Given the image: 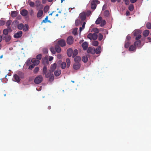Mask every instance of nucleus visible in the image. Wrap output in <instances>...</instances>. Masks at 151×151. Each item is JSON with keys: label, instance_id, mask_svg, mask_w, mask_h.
Here are the masks:
<instances>
[{"label": "nucleus", "instance_id": "obj_31", "mask_svg": "<svg viewBox=\"0 0 151 151\" xmlns=\"http://www.w3.org/2000/svg\"><path fill=\"white\" fill-rule=\"evenodd\" d=\"M82 60L84 63H86L88 61V58L87 56H84L83 57Z\"/></svg>", "mask_w": 151, "mask_h": 151}, {"label": "nucleus", "instance_id": "obj_63", "mask_svg": "<svg viewBox=\"0 0 151 151\" xmlns=\"http://www.w3.org/2000/svg\"><path fill=\"white\" fill-rule=\"evenodd\" d=\"M137 0H130V1L132 3H134L136 2Z\"/></svg>", "mask_w": 151, "mask_h": 151}, {"label": "nucleus", "instance_id": "obj_5", "mask_svg": "<svg viewBox=\"0 0 151 151\" xmlns=\"http://www.w3.org/2000/svg\"><path fill=\"white\" fill-rule=\"evenodd\" d=\"M99 1L97 0H93L91 2V8L93 9H95L96 6V4H99Z\"/></svg>", "mask_w": 151, "mask_h": 151}, {"label": "nucleus", "instance_id": "obj_60", "mask_svg": "<svg viewBox=\"0 0 151 151\" xmlns=\"http://www.w3.org/2000/svg\"><path fill=\"white\" fill-rule=\"evenodd\" d=\"M78 29V28H75V29H74L73 32V34L74 35H75L77 33V30Z\"/></svg>", "mask_w": 151, "mask_h": 151}, {"label": "nucleus", "instance_id": "obj_30", "mask_svg": "<svg viewBox=\"0 0 151 151\" xmlns=\"http://www.w3.org/2000/svg\"><path fill=\"white\" fill-rule=\"evenodd\" d=\"M102 18L101 17H99L96 20L95 22L96 24H100L102 21Z\"/></svg>", "mask_w": 151, "mask_h": 151}, {"label": "nucleus", "instance_id": "obj_9", "mask_svg": "<svg viewBox=\"0 0 151 151\" xmlns=\"http://www.w3.org/2000/svg\"><path fill=\"white\" fill-rule=\"evenodd\" d=\"M11 37L10 35H4L3 36V39L5 40L6 42H8L11 40Z\"/></svg>", "mask_w": 151, "mask_h": 151}, {"label": "nucleus", "instance_id": "obj_49", "mask_svg": "<svg viewBox=\"0 0 151 151\" xmlns=\"http://www.w3.org/2000/svg\"><path fill=\"white\" fill-rule=\"evenodd\" d=\"M49 9V7L48 6H46L44 9V11L46 13Z\"/></svg>", "mask_w": 151, "mask_h": 151}, {"label": "nucleus", "instance_id": "obj_10", "mask_svg": "<svg viewBox=\"0 0 151 151\" xmlns=\"http://www.w3.org/2000/svg\"><path fill=\"white\" fill-rule=\"evenodd\" d=\"M79 17L82 21L84 20L86 18V12H83L81 13L79 15Z\"/></svg>", "mask_w": 151, "mask_h": 151}, {"label": "nucleus", "instance_id": "obj_2", "mask_svg": "<svg viewBox=\"0 0 151 151\" xmlns=\"http://www.w3.org/2000/svg\"><path fill=\"white\" fill-rule=\"evenodd\" d=\"M43 78L41 75H39L36 77L34 80V82L36 84H39L41 83Z\"/></svg>", "mask_w": 151, "mask_h": 151}, {"label": "nucleus", "instance_id": "obj_37", "mask_svg": "<svg viewBox=\"0 0 151 151\" xmlns=\"http://www.w3.org/2000/svg\"><path fill=\"white\" fill-rule=\"evenodd\" d=\"M8 30H9L8 28L7 29H5L3 30V33L5 35H8V33L9 32Z\"/></svg>", "mask_w": 151, "mask_h": 151}, {"label": "nucleus", "instance_id": "obj_7", "mask_svg": "<svg viewBox=\"0 0 151 151\" xmlns=\"http://www.w3.org/2000/svg\"><path fill=\"white\" fill-rule=\"evenodd\" d=\"M57 44L58 45H60L61 47L65 46L66 45L65 40L62 39L58 40V42Z\"/></svg>", "mask_w": 151, "mask_h": 151}, {"label": "nucleus", "instance_id": "obj_19", "mask_svg": "<svg viewBox=\"0 0 151 151\" xmlns=\"http://www.w3.org/2000/svg\"><path fill=\"white\" fill-rule=\"evenodd\" d=\"M55 48L56 52L58 53H60L61 51V49L60 46L58 45H55Z\"/></svg>", "mask_w": 151, "mask_h": 151}, {"label": "nucleus", "instance_id": "obj_27", "mask_svg": "<svg viewBox=\"0 0 151 151\" xmlns=\"http://www.w3.org/2000/svg\"><path fill=\"white\" fill-rule=\"evenodd\" d=\"M150 33V32L149 30H145L143 33V34L144 36L145 37H147L149 35Z\"/></svg>", "mask_w": 151, "mask_h": 151}, {"label": "nucleus", "instance_id": "obj_33", "mask_svg": "<svg viewBox=\"0 0 151 151\" xmlns=\"http://www.w3.org/2000/svg\"><path fill=\"white\" fill-rule=\"evenodd\" d=\"M29 28L28 25L27 24H25L23 27V31L26 32L28 30Z\"/></svg>", "mask_w": 151, "mask_h": 151}, {"label": "nucleus", "instance_id": "obj_4", "mask_svg": "<svg viewBox=\"0 0 151 151\" xmlns=\"http://www.w3.org/2000/svg\"><path fill=\"white\" fill-rule=\"evenodd\" d=\"M134 35L135 36H136L135 39L136 40H138L140 39L141 37V36L140 35L139 31L138 30H135L134 32Z\"/></svg>", "mask_w": 151, "mask_h": 151}, {"label": "nucleus", "instance_id": "obj_11", "mask_svg": "<svg viewBox=\"0 0 151 151\" xmlns=\"http://www.w3.org/2000/svg\"><path fill=\"white\" fill-rule=\"evenodd\" d=\"M14 81L17 82H19L21 80L20 78L17 74H15L13 76Z\"/></svg>", "mask_w": 151, "mask_h": 151}, {"label": "nucleus", "instance_id": "obj_20", "mask_svg": "<svg viewBox=\"0 0 151 151\" xmlns=\"http://www.w3.org/2000/svg\"><path fill=\"white\" fill-rule=\"evenodd\" d=\"M12 21L10 20H8L6 23V26L7 27V28L9 30H11L10 25L12 23Z\"/></svg>", "mask_w": 151, "mask_h": 151}, {"label": "nucleus", "instance_id": "obj_26", "mask_svg": "<svg viewBox=\"0 0 151 151\" xmlns=\"http://www.w3.org/2000/svg\"><path fill=\"white\" fill-rule=\"evenodd\" d=\"M81 57L78 56H76L74 58V61L75 62V63H79V62L81 61Z\"/></svg>", "mask_w": 151, "mask_h": 151}, {"label": "nucleus", "instance_id": "obj_52", "mask_svg": "<svg viewBox=\"0 0 151 151\" xmlns=\"http://www.w3.org/2000/svg\"><path fill=\"white\" fill-rule=\"evenodd\" d=\"M39 70V68L38 67H37L35 68L34 70V73H37Z\"/></svg>", "mask_w": 151, "mask_h": 151}, {"label": "nucleus", "instance_id": "obj_55", "mask_svg": "<svg viewBox=\"0 0 151 151\" xmlns=\"http://www.w3.org/2000/svg\"><path fill=\"white\" fill-rule=\"evenodd\" d=\"M91 11H88L87 12H86V16H89L91 14Z\"/></svg>", "mask_w": 151, "mask_h": 151}, {"label": "nucleus", "instance_id": "obj_46", "mask_svg": "<svg viewBox=\"0 0 151 151\" xmlns=\"http://www.w3.org/2000/svg\"><path fill=\"white\" fill-rule=\"evenodd\" d=\"M42 52L45 54H47L48 52V50L47 48H44L42 49Z\"/></svg>", "mask_w": 151, "mask_h": 151}, {"label": "nucleus", "instance_id": "obj_64", "mask_svg": "<svg viewBox=\"0 0 151 151\" xmlns=\"http://www.w3.org/2000/svg\"><path fill=\"white\" fill-rule=\"evenodd\" d=\"M50 76V79H52L53 80L54 79V76H53V74H51V75Z\"/></svg>", "mask_w": 151, "mask_h": 151}, {"label": "nucleus", "instance_id": "obj_15", "mask_svg": "<svg viewBox=\"0 0 151 151\" xmlns=\"http://www.w3.org/2000/svg\"><path fill=\"white\" fill-rule=\"evenodd\" d=\"M88 46V43L86 42H84L82 44V47L84 50H87Z\"/></svg>", "mask_w": 151, "mask_h": 151}, {"label": "nucleus", "instance_id": "obj_23", "mask_svg": "<svg viewBox=\"0 0 151 151\" xmlns=\"http://www.w3.org/2000/svg\"><path fill=\"white\" fill-rule=\"evenodd\" d=\"M43 14V11L42 10H40L38 11L37 14V17L38 18L41 17Z\"/></svg>", "mask_w": 151, "mask_h": 151}, {"label": "nucleus", "instance_id": "obj_1", "mask_svg": "<svg viewBox=\"0 0 151 151\" xmlns=\"http://www.w3.org/2000/svg\"><path fill=\"white\" fill-rule=\"evenodd\" d=\"M42 73L43 75H45L46 78H48L51 75L50 71L47 72V67L45 66L43 68Z\"/></svg>", "mask_w": 151, "mask_h": 151}, {"label": "nucleus", "instance_id": "obj_12", "mask_svg": "<svg viewBox=\"0 0 151 151\" xmlns=\"http://www.w3.org/2000/svg\"><path fill=\"white\" fill-rule=\"evenodd\" d=\"M80 66L81 65L79 63H75L73 65V68L76 70L79 69Z\"/></svg>", "mask_w": 151, "mask_h": 151}, {"label": "nucleus", "instance_id": "obj_47", "mask_svg": "<svg viewBox=\"0 0 151 151\" xmlns=\"http://www.w3.org/2000/svg\"><path fill=\"white\" fill-rule=\"evenodd\" d=\"M146 27L148 29H151V23H147L146 24Z\"/></svg>", "mask_w": 151, "mask_h": 151}, {"label": "nucleus", "instance_id": "obj_61", "mask_svg": "<svg viewBox=\"0 0 151 151\" xmlns=\"http://www.w3.org/2000/svg\"><path fill=\"white\" fill-rule=\"evenodd\" d=\"M94 32L96 34L98 33L99 32V29L98 28H95L94 30Z\"/></svg>", "mask_w": 151, "mask_h": 151}, {"label": "nucleus", "instance_id": "obj_40", "mask_svg": "<svg viewBox=\"0 0 151 151\" xmlns=\"http://www.w3.org/2000/svg\"><path fill=\"white\" fill-rule=\"evenodd\" d=\"M66 66V63L65 62H63L61 64V67L63 69L65 68Z\"/></svg>", "mask_w": 151, "mask_h": 151}, {"label": "nucleus", "instance_id": "obj_8", "mask_svg": "<svg viewBox=\"0 0 151 151\" xmlns=\"http://www.w3.org/2000/svg\"><path fill=\"white\" fill-rule=\"evenodd\" d=\"M23 33L22 31H20L16 33L14 36V38H18L21 37Z\"/></svg>", "mask_w": 151, "mask_h": 151}, {"label": "nucleus", "instance_id": "obj_18", "mask_svg": "<svg viewBox=\"0 0 151 151\" xmlns=\"http://www.w3.org/2000/svg\"><path fill=\"white\" fill-rule=\"evenodd\" d=\"M67 54L68 56H71L73 53V50L71 48H69L67 50Z\"/></svg>", "mask_w": 151, "mask_h": 151}, {"label": "nucleus", "instance_id": "obj_57", "mask_svg": "<svg viewBox=\"0 0 151 151\" xmlns=\"http://www.w3.org/2000/svg\"><path fill=\"white\" fill-rule=\"evenodd\" d=\"M5 21L4 20H0V25H4L5 23Z\"/></svg>", "mask_w": 151, "mask_h": 151}, {"label": "nucleus", "instance_id": "obj_58", "mask_svg": "<svg viewBox=\"0 0 151 151\" xmlns=\"http://www.w3.org/2000/svg\"><path fill=\"white\" fill-rule=\"evenodd\" d=\"M42 62L43 63H45V62H48V60L46 58H43L42 60Z\"/></svg>", "mask_w": 151, "mask_h": 151}, {"label": "nucleus", "instance_id": "obj_59", "mask_svg": "<svg viewBox=\"0 0 151 151\" xmlns=\"http://www.w3.org/2000/svg\"><path fill=\"white\" fill-rule=\"evenodd\" d=\"M35 65H34V64H32V65H30L29 67V69H32L34 68L35 67Z\"/></svg>", "mask_w": 151, "mask_h": 151}, {"label": "nucleus", "instance_id": "obj_44", "mask_svg": "<svg viewBox=\"0 0 151 151\" xmlns=\"http://www.w3.org/2000/svg\"><path fill=\"white\" fill-rule=\"evenodd\" d=\"M99 42L97 41H93L92 43V45L95 46H97L98 45Z\"/></svg>", "mask_w": 151, "mask_h": 151}, {"label": "nucleus", "instance_id": "obj_16", "mask_svg": "<svg viewBox=\"0 0 151 151\" xmlns=\"http://www.w3.org/2000/svg\"><path fill=\"white\" fill-rule=\"evenodd\" d=\"M28 14L27 11L26 9H23L20 11L21 14L23 16H26Z\"/></svg>", "mask_w": 151, "mask_h": 151}, {"label": "nucleus", "instance_id": "obj_35", "mask_svg": "<svg viewBox=\"0 0 151 151\" xmlns=\"http://www.w3.org/2000/svg\"><path fill=\"white\" fill-rule=\"evenodd\" d=\"M130 44V43L129 41H126L124 45L125 47L126 48H128L129 47Z\"/></svg>", "mask_w": 151, "mask_h": 151}, {"label": "nucleus", "instance_id": "obj_39", "mask_svg": "<svg viewBox=\"0 0 151 151\" xmlns=\"http://www.w3.org/2000/svg\"><path fill=\"white\" fill-rule=\"evenodd\" d=\"M85 24L86 22H84L83 24L82 27L80 28V33L81 32L82 30L84 29Z\"/></svg>", "mask_w": 151, "mask_h": 151}, {"label": "nucleus", "instance_id": "obj_28", "mask_svg": "<svg viewBox=\"0 0 151 151\" xmlns=\"http://www.w3.org/2000/svg\"><path fill=\"white\" fill-rule=\"evenodd\" d=\"M17 75L19 77L21 78H24V73L22 72L19 71L17 73Z\"/></svg>", "mask_w": 151, "mask_h": 151}, {"label": "nucleus", "instance_id": "obj_3", "mask_svg": "<svg viewBox=\"0 0 151 151\" xmlns=\"http://www.w3.org/2000/svg\"><path fill=\"white\" fill-rule=\"evenodd\" d=\"M87 37L90 40H96L97 38L98 35L96 33H89L87 35Z\"/></svg>", "mask_w": 151, "mask_h": 151}, {"label": "nucleus", "instance_id": "obj_22", "mask_svg": "<svg viewBox=\"0 0 151 151\" xmlns=\"http://www.w3.org/2000/svg\"><path fill=\"white\" fill-rule=\"evenodd\" d=\"M101 47L100 46H98L96 49H95V53H96V54H99L101 52Z\"/></svg>", "mask_w": 151, "mask_h": 151}, {"label": "nucleus", "instance_id": "obj_62", "mask_svg": "<svg viewBox=\"0 0 151 151\" xmlns=\"http://www.w3.org/2000/svg\"><path fill=\"white\" fill-rule=\"evenodd\" d=\"M126 5H128L129 3V0H125L124 1Z\"/></svg>", "mask_w": 151, "mask_h": 151}, {"label": "nucleus", "instance_id": "obj_25", "mask_svg": "<svg viewBox=\"0 0 151 151\" xmlns=\"http://www.w3.org/2000/svg\"><path fill=\"white\" fill-rule=\"evenodd\" d=\"M18 12L16 11H12L11 12V16L12 17H15L17 15Z\"/></svg>", "mask_w": 151, "mask_h": 151}, {"label": "nucleus", "instance_id": "obj_34", "mask_svg": "<svg viewBox=\"0 0 151 151\" xmlns=\"http://www.w3.org/2000/svg\"><path fill=\"white\" fill-rule=\"evenodd\" d=\"M66 62L67 63V67L68 68L70 66V60L69 59L67 58L66 60Z\"/></svg>", "mask_w": 151, "mask_h": 151}, {"label": "nucleus", "instance_id": "obj_6", "mask_svg": "<svg viewBox=\"0 0 151 151\" xmlns=\"http://www.w3.org/2000/svg\"><path fill=\"white\" fill-rule=\"evenodd\" d=\"M74 38L72 36H69L67 39V43L69 45H71L73 43Z\"/></svg>", "mask_w": 151, "mask_h": 151}, {"label": "nucleus", "instance_id": "obj_54", "mask_svg": "<svg viewBox=\"0 0 151 151\" xmlns=\"http://www.w3.org/2000/svg\"><path fill=\"white\" fill-rule=\"evenodd\" d=\"M29 5L31 7H34L35 6L34 3L32 1L29 2Z\"/></svg>", "mask_w": 151, "mask_h": 151}, {"label": "nucleus", "instance_id": "obj_43", "mask_svg": "<svg viewBox=\"0 0 151 151\" xmlns=\"http://www.w3.org/2000/svg\"><path fill=\"white\" fill-rule=\"evenodd\" d=\"M104 15L107 17L109 16V12L108 10H106L104 12Z\"/></svg>", "mask_w": 151, "mask_h": 151}, {"label": "nucleus", "instance_id": "obj_13", "mask_svg": "<svg viewBox=\"0 0 151 151\" xmlns=\"http://www.w3.org/2000/svg\"><path fill=\"white\" fill-rule=\"evenodd\" d=\"M87 52L88 53H91L93 54L95 53V49H93L91 47H89L87 50Z\"/></svg>", "mask_w": 151, "mask_h": 151}, {"label": "nucleus", "instance_id": "obj_48", "mask_svg": "<svg viewBox=\"0 0 151 151\" xmlns=\"http://www.w3.org/2000/svg\"><path fill=\"white\" fill-rule=\"evenodd\" d=\"M40 2L39 1L37 0L35 1V5L37 7H38L40 6Z\"/></svg>", "mask_w": 151, "mask_h": 151}, {"label": "nucleus", "instance_id": "obj_41", "mask_svg": "<svg viewBox=\"0 0 151 151\" xmlns=\"http://www.w3.org/2000/svg\"><path fill=\"white\" fill-rule=\"evenodd\" d=\"M106 23V22L105 20H102L100 23V26L102 27Z\"/></svg>", "mask_w": 151, "mask_h": 151}, {"label": "nucleus", "instance_id": "obj_50", "mask_svg": "<svg viewBox=\"0 0 151 151\" xmlns=\"http://www.w3.org/2000/svg\"><path fill=\"white\" fill-rule=\"evenodd\" d=\"M103 37V35L101 33H99V40L100 41L101 40Z\"/></svg>", "mask_w": 151, "mask_h": 151}, {"label": "nucleus", "instance_id": "obj_51", "mask_svg": "<svg viewBox=\"0 0 151 151\" xmlns=\"http://www.w3.org/2000/svg\"><path fill=\"white\" fill-rule=\"evenodd\" d=\"M47 20H48V16H47L45 18V19L43 20V21H42V23H46V22H50V21H49V20L47 21Z\"/></svg>", "mask_w": 151, "mask_h": 151}, {"label": "nucleus", "instance_id": "obj_42", "mask_svg": "<svg viewBox=\"0 0 151 151\" xmlns=\"http://www.w3.org/2000/svg\"><path fill=\"white\" fill-rule=\"evenodd\" d=\"M31 63H32L31 62V60L30 59H29L26 62V64L28 66L31 64Z\"/></svg>", "mask_w": 151, "mask_h": 151}, {"label": "nucleus", "instance_id": "obj_36", "mask_svg": "<svg viewBox=\"0 0 151 151\" xmlns=\"http://www.w3.org/2000/svg\"><path fill=\"white\" fill-rule=\"evenodd\" d=\"M78 53V51L77 49H75L74 50L73 57L74 58L75 56L77 55Z\"/></svg>", "mask_w": 151, "mask_h": 151}, {"label": "nucleus", "instance_id": "obj_17", "mask_svg": "<svg viewBox=\"0 0 151 151\" xmlns=\"http://www.w3.org/2000/svg\"><path fill=\"white\" fill-rule=\"evenodd\" d=\"M56 64L55 63H54L50 67V73L51 72H53L56 69Z\"/></svg>", "mask_w": 151, "mask_h": 151}, {"label": "nucleus", "instance_id": "obj_53", "mask_svg": "<svg viewBox=\"0 0 151 151\" xmlns=\"http://www.w3.org/2000/svg\"><path fill=\"white\" fill-rule=\"evenodd\" d=\"M37 59L41 60L42 58V55L41 54L38 55L36 57Z\"/></svg>", "mask_w": 151, "mask_h": 151}, {"label": "nucleus", "instance_id": "obj_56", "mask_svg": "<svg viewBox=\"0 0 151 151\" xmlns=\"http://www.w3.org/2000/svg\"><path fill=\"white\" fill-rule=\"evenodd\" d=\"M131 37L130 36H129V35H128L126 38V41L127 42V41H129L131 39Z\"/></svg>", "mask_w": 151, "mask_h": 151}, {"label": "nucleus", "instance_id": "obj_38", "mask_svg": "<svg viewBox=\"0 0 151 151\" xmlns=\"http://www.w3.org/2000/svg\"><path fill=\"white\" fill-rule=\"evenodd\" d=\"M129 9L130 11H133L134 9V7L133 5L132 4H130L129 6Z\"/></svg>", "mask_w": 151, "mask_h": 151}, {"label": "nucleus", "instance_id": "obj_45", "mask_svg": "<svg viewBox=\"0 0 151 151\" xmlns=\"http://www.w3.org/2000/svg\"><path fill=\"white\" fill-rule=\"evenodd\" d=\"M55 48L53 47H51L50 48V50L52 53L53 54H55L56 53V51H55Z\"/></svg>", "mask_w": 151, "mask_h": 151}, {"label": "nucleus", "instance_id": "obj_24", "mask_svg": "<svg viewBox=\"0 0 151 151\" xmlns=\"http://www.w3.org/2000/svg\"><path fill=\"white\" fill-rule=\"evenodd\" d=\"M54 73L55 76H59L61 73V71L60 70H57L55 71Z\"/></svg>", "mask_w": 151, "mask_h": 151}, {"label": "nucleus", "instance_id": "obj_29", "mask_svg": "<svg viewBox=\"0 0 151 151\" xmlns=\"http://www.w3.org/2000/svg\"><path fill=\"white\" fill-rule=\"evenodd\" d=\"M129 51H135L136 50L135 46L134 45H131L129 48Z\"/></svg>", "mask_w": 151, "mask_h": 151}, {"label": "nucleus", "instance_id": "obj_32", "mask_svg": "<svg viewBox=\"0 0 151 151\" xmlns=\"http://www.w3.org/2000/svg\"><path fill=\"white\" fill-rule=\"evenodd\" d=\"M24 27V25L23 24L20 23L17 25V28L19 30L22 29Z\"/></svg>", "mask_w": 151, "mask_h": 151}, {"label": "nucleus", "instance_id": "obj_14", "mask_svg": "<svg viewBox=\"0 0 151 151\" xmlns=\"http://www.w3.org/2000/svg\"><path fill=\"white\" fill-rule=\"evenodd\" d=\"M31 62L33 64H34L35 65H38L40 62L39 60H36L35 58H32L31 60Z\"/></svg>", "mask_w": 151, "mask_h": 151}, {"label": "nucleus", "instance_id": "obj_21", "mask_svg": "<svg viewBox=\"0 0 151 151\" xmlns=\"http://www.w3.org/2000/svg\"><path fill=\"white\" fill-rule=\"evenodd\" d=\"M141 42L140 40H137L134 43V45L135 46H137L139 47H141Z\"/></svg>", "mask_w": 151, "mask_h": 151}]
</instances>
